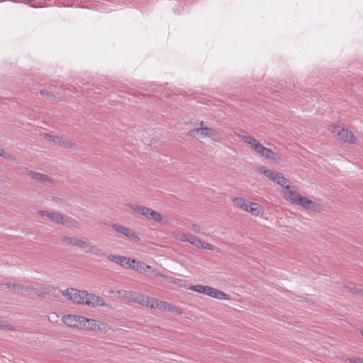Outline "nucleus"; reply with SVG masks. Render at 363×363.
Returning <instances> with one entry per match:
<instances>
[{
	"mask_svg": "<svg viewBox=\"0 0 363 363\" xmlns=\"http://www.w3.org/2000/svg\"><path fill=\"white\" fill-rule=\"evenodd\" d=\"M284 198L286 200L290 201L296 205H299L306 210L315 212H320L322 210L320 204L315 203L294 191H285Z\"/></svg>",
	"mask_w": 363,
	"mask_h": 363,
	"instance_id": "1",
	"label": "nucleus"
},
{
	"mask_svg": "<svg viewBox=\"0 0 363 363\" xmlns=\"http://www.w3.org/2000/svg\"><path fill=\"white\" fill-rule=\"evenodd\" d=\"M238 136L245 143L250 145L257 154L261 156L269 159L274 158L277 156V154L274 152L272 150L262 145L257 139L250 135H238Z\"/></svg>",
	"mask_w": 363,
	"mask_h": 363,
	"instance_id": "2",
	"label": "nucleus"
},
{
	"mask_svg": "<svg viewBox=\"0 0 363 363\" xmlns=\"http://www.w3.org/2000/svg\"><path fill=\"white\" fill-rule=\"evenodd\" d=\"M127 206L131 208L133 211L145 216L148 219H152L155 222H161L162 216L157 211H153L147 207L140 206L135 203H128Z\"/></svg>",
	"mask_w": 363,
	"mask_h": 363,
	"instance_id": "3",
	"label": "nucleus"
},
{
	"mask_svg": "<svg viewBox=\"0 0 363 363\" xmlns=\"http://www.w3.org/2000/svg\"><path fill=\"white\" fill-rule=\"evenodd\" d=\"M329 130L332 133L336 134L339 139L342 140L345 142L350 143H355L356 138L354 136L352 132L345 127L332 125L330 126Z\"/></svg>",
	"mask_w": 363,
	"mask_h": 363,
	"instance_id": "4",
	"label": "nucleus"
},
{
	"mask_svg": "<svg viewBox=\"0 0 363 363\" xmlns=\"http://www.w3.org/2000/svg\"><path fill=\"white\" fill-rule=\"evenodd\" d=\"M62 295L75 303L85 304L88 293L76 289H67L62 291Z\"/></svg>",
	"mask_w": 363,
	"mask_h": 363,
	"instance_id": "5",
	"label": "nucleus"
},
{
	"mask_svg": "<svg viewBox=\"0 0 363 363\" xmlns=\"http://www.w3.org/2000/svg\"><path fill=\"white\" fill-rule=\"evenodd\" d=\"M57 288L45 283H34L33 295L39 297H45L47 296H55Z\"/></svg>",
	"mask_w": 363,
	"mask_h": 363,
	"instance_id": "6",
	"label": "nucleus"
},
{
	"mask_svg": "<svg viewBox=\"0 0 363 363\" xmlns=\"http://www.w3.org/2000/svg\"><path fill=\"white\" fill-rule=\"evenodd\" d=\"M111 228L130 241L139 242L140 240L139 234L128 227L114 223L111 225Z\"/></svg>",
	"mask_w": 363,
	"mask_h": 363,
	"instance_id": "7",
	"label": "nucleus"
},
{
	"mask_svg": "<svg viewBox=\"0 0 363 363\" xmlns=\"http://www.w3.org/2000/svg\"><path fill=\"white\" fill-rule=\"evenodd\" d=\"M84 316L65 315L62 317V322L65 325L71 328H82Z\"/></svg>",
	"mask_w": 363,
	"mask_h": 363,
	"instance_id": "8",
	"label": "nucleus"
},
{
	"mask_svg": "<svg viewBox=\"0 0 363 363\" xmlns=\"http://www.w3.org/2000/svg\"><path fill=\"white\" fill-rule=\"evenodd\" d=\"M118 294L120 296L124 297L130 302L136 303L140 305L144 303V295L134 291H118Z\"/></svg>",
	"mask_w": 363,
	"mask_h": 363,
	"instance_id": "9",
	"label": "nucleus"
},
{
	"mask_svg": "<svg viewBox=\"0 0 363 363\" xmlns=\"http://www.w3.org/2000/svg\"><path fill=\"white\" fill-rule=\"evenodd\" d=\"M126 265L128 266V268L139 272L140 273H145L150 269V266L147 265L145 263L130 258L128 259Z\"/></svg>",
	"mask_w": 363,
	"mask_h": 363,
	"instance_id": "10",
	"label": "nucleus"
},
{
	"mask_svg": "<svg viewBox=\"0 0 363 363\" xmlns=\"http://www.w3.org/2000/svg\"><path fill=\"white\" fill-rule=\"evenodd\" d=\"M62 241L68 245L73 247H77L82 249H86L89 247V243L86 241H84L82 239L77 238H70V237H62Z\"/></svg>",
	"mask_w": 363,
	"mask_h": 363,
	"instance_id": "11",
	"label": "nucleus"
},
{
	"mask_svg": "<svg viewBox=\"0 0 363 363\" xmlns=\"http://www.w3.org/2000/svg\"><path fill=\"white\" fill-rule=\"evenodd\" d=\"M1 284L6 285L9 289H12L13 290H16L21 292H26L29 295H33V285L31 286L18 284H12L11 282H3Z\"/></svg>",
	"mask_w": 363,
	"mask_h": 363,
	"instance_id": "12",
	"label": "nucleus"
},
{
	"mask_svg": "<svg viewBox=\"0 0 363 363\" xmlns=\"http://www.w3.org/2000/svg\"><path fill=\"white\" fill-rule=\"evenodd\" d=\"M86 305H91L93 306H104L105 305L104 300L96 295L88 294L86 297Z\"/></svg>",
	"mask_w": 363,
	"mask_h": 363,
	"instance_id": "13",
	"label": "nucleus"
},
{
	"mask_svg": "<svg viewBox=\"0 0 363 363\" xmlns=\"http://www.w3.org/2000/svg\"><path fill=\"white\" fill-rule=\"evenodd\" d=\"M38 213L43 216H47L50 220L57 223H61L63 215L57 212H50L47 211L40 210Z\"/></svg>",
	"mask_w": 363,
	"mask_h": 363,
	"instance_id": "14",
	"label": "nucleus"
},
{
	"mask_svg": "<svg viewBox=\"0 0 363 363\" xmlns=\"http://www.w3.org/2000/svg\"><path fill=\"white\" fill-rule=\"evenodd\" d=\"M203 122L201 121V125H203ZM187 135L191 137L204 138L207 137L206 127L201 126V128L191 129L188 132Z\"/></svg>",
	"mask_w": 363,
	"mask_h": 363,
	"instance_id": "15",
	"label": "nucleus"
},
{
	"mask_svg": "<svg viewBox=\"0 0 363 363\" xmlns=\"http://www.w3.org/2000/svg\"><path fill=\"white\" fill-rule=\"evenodd\" d=\"M28 174L30 175L33 179L38 180L42 182L43 184L52 183V179L50 178L47 174L33 171H30Z\"/></svg>",
	"mask_w": 363,
	"mask_h": 363,
	"instance_id": "16",
	"label": "nucleus"
},
{
	"mask_svg": "<svg viewBox=\"0 0 363 363\" xmlns=\"http://www.w3.org/2000/svg\"><path fill=\"white\" fill-rule=\"evenodd\" d=\"M208 296L219 300H229L230 296L220 290L210 287Z\"/></svg>",
	"mask_w": 363,
	"mask_h": 363,
	"instance_id": "17",
	"label": "nucleus"
},
{
	"mask_svg": "<svg viewBox=\"0 0 363 363\" xmlns=\"http://www.w3.org/2000/svg\"><path fill=\"white\" fill-rule=\"evenodd\" d=\"M82 328H86V329L94 332H97L99 328V320L84 317Z\"/></svg>",
	"mask_w": 363,
	"mask_h": 363,
	"instance_id": "18",
	"label": "nucleus"
},
{
	"mask_svg": "<svg viewBox=\"0 0 363 363\" xmlns=\"http://www.w3.org/2000/svg\"><path fill=\"white\" fill-rule=\"evenodd\" d=\"M155 309H158L162 311H173L174 313H181L180 311H177V308L174 307L170 303H167L164 301H159L155 306Z\"/></svg>",
	"mask_w": 363,
	"mask_h": 363,
	"instance_id": "19",
	"label": "nucleus"
},
{
	"mask_svg": "<svg viewBox=\"0 0 363 363\" xmlns=\"http://www.w3.org/2000/svg\"><path fill=\"white\" fill-rule=\"evenodd\" d=\"M52 143L65 148H72L74 145L71 140L65 139L60 135H55Z\"/></svg>",
	"mask_w": 363,
	"mask_h": 363,
	"instance_id": "20",
	"label": "nucleus"
},
{
	"mask_svg": "<svg viewBox=\"0 0 363 363\" xmlns=\"http://www.w3.org/2000/svg\"><path fill=\"white\" fill-rule=\"evenodd\" d=\"M274 182L280 185L281 187L284 188L287 191H290V182L289 179L285 178L282 174L278 172L275 177Z\"/></svg>",
	"mask_w": 363,
	"mask_h": 363,
	"instance_id": "21",
	"label": "nucleus"
},
{
	"mask_svg": "<svg viewBox=\"0 0 363 363\" xmlns=\"http://www.w3.org/2000/svg\"><path fill=\"white\" fill-rule=\"evenodd\" d=\"M258 172L260 174H264L266 177H267L269 179L274 182L275 177L278 172L272 171L268 168H267L264 166H261L258 168Z\"/></svg>",
	"mask_w": 363,
	"mask_h": 363,
	"instance_id": "22",
	"label": "nucleus"
},
{
	"mask_svg": "<svg viewBox=\"0 0 363 363\" xmlns=\"http://www.w3.org/2000/svg\"><path fill=\"white\" fill-rule=\"evenodd\" d=\"M107 258L116 264H120L121 266L123 267L126 265V262H128V259L129 257L121 256V255H109L107 256Z\"/></svg>",
	"mask_w": 363,
	"mask_h": 363,
	"instance_id": "23",
	"label": "nucleus"
},
{
	"mask_svg": "<svg viewBox=\"0 0 363 363\" xmlns=\"http://www.w3.org/2000/svg\"><path fill=\"white\" fill-rule=\"evenodd\" d=\"M210 287L211 286H203L201 284H196V285L190 286L189 289L191 291H196L199 294L208 295V291L210 290Z\"/></svg>",
	"mask_w": 363,
	"mask_h": 363,
	"instance_id": "24",
	"label": "nucleus"
},
{
	"mask_svg": "<svg viewBox=\"0 0 363 363\" xmlns=\"http://www.w3.org/2000/svg\"><path fill=\"white\" fill-rule=\"evenodd\" d=\"M245 211L251 213L254 216H259L262 213V208L257 203L250 202L249 207Z\"/></svg>",
	"mask_w": 363,
	"mask_h": 363,
	"instance_id": "25",
	"label": "nucleus"
},
{
	"mask_svg": "<svg viewBox=\"0 0 363 363\" xmlns=\"http://www.w3.org/2000/svg\"><path fill=\"white\" fill-rule=\"evenodd\" d=\"M143 302V303H141V306L155 309V306H157L158 300L155 298L149 297L144 295Z\"/></svg>",
	"mask_w": 363,
	"mask_h": 363,
	"instance_id": "26",
	"label": "nucleus"
},
{
	"mask_svg": "<svg viewBox=\"0 0 363 363\" xmlns=\"http://www.w3.org/2000/svg\"><path fill=\"white\" fill-rule=\"evenodd\" d=\"M60 224L73 228H77L78 226V222L75 219L67 216H62V220Z\"/></svg>",
	"mask_w": 363,
	"mask_h": 363,
	"instance_id": "27",
	"label": "nucleus"
},
{
	"mask_svg": "<svg viewBox=\"0 0 363 363\" xmlns=\"http://www.w3.org/2000/svg\"><path fill=\"white\" fill-rule=\"evenodd\" d=\"M233 202L236 206L240 207L244 211L247 210V208L249 207L250 202L242 198H234L233 199Z\"/></svg>",
	"mask_w": 363,
	"mask_h": 363,
	"instance_id": "28",
	"label": "nucleus"
},
{
	"mask_svg": "<svg viewBox=\"0 0 363 363\" xmlns=\"http://www.w3.org/2000/svg\"><path fill=\"white\" fill-rule=\"evenodd\" d=\"M207 136L212 137L214 139L220 138V134L213 128L206 127Z\"/></svg>",
	"mask_w": 363,
	"mask_h": 363,
	"instance_id": "29",
	"label": "nucleus"
},
{
	"mask_svg": "<svg viewBox=\"0 0 363 363\" xmlns=\"http://www.w3.org/2000/svg\"><path fill=\"white\" fill-rule=\"evenodd\" d=\"M189 235L184 233H177L175 235V238L181 242H189Z\"/></svg>",
	"mask_w": 363,
	"mask_h": 363,
	"instance_id": "30",
	"label": "nucleus"
},
{
	"mask_svg": "<svg viewBox=\"0 0 363 363\" xmlns=\"http://www.w3.org/2000/svg\"><path fill=\"white\" fill-rule=\"evenodd\" d=\"M189 239V242L196 247L200 243V239L193 235H190Z\"/></svg>",
	"mask_w": 363,
	"mask_h": 363,
	"instance_id": "31",
	"label": "nucleus"
},
{
	"mask_svg": "<svg viewBox=\"0 0 363 363\" xmlns=\"http://www.w3.org/2000/svg\"><path fill=\"white\" fill-rule=\"evenodd\" d=\"M0 328L6 330H13V326L10 323L0 320Z\"/></svg>",
	"mask_w": 363,
	"mask_h": 363,
	"instance_id": "32",
	"label": "nucleus"
},
{
	"mask_svg": "<svg viewBox=\"0 0 363 363\" xmlns=\"http://www.w3.org/2000/svg\"><path fill=\"white\" fill-rule=\"evenodd\" d=\"M99 328H100L98 329V331L106 332L111 330L110 326L107 323L102 321H99Z\"/></svg>",
	"mask_w": 363,
	"mask_h": 363,
	"instance_id": "33",
	"label": "nucleus"
},
{
	"mask_svg": "<svg viewBox=\"0 0 363 363\" xmlns=\"http://www.w3.org/2000/svg\"><path fill=\"white\" fill-rule=\"evenodd\" d=\"M198 248H200V249H205V250H213V246L208 243H206L203 241H201L200 240V243L199 244Z\"/></svg>",
	"mask_w": 363,
	"mask_h": 363,
	"instance_id": "34",
	"label": "nucleus"
},
{
	"mask_svg": "<svg viewBox=\"0 0 363 363\" xmlns=\"http://www.w3.org/2000/svg\"><path fill=\"white\" fill-rule=\"evenodd\" d=\"M89 252H92L99 257L105 256V254L104 252H101L99 249H96L94 247L91 246L90 245H89Z\"/></svg>",
	"mask_w": 363,
	"mask_h": 363,
	"instance_id": "35",
	"label": "nucleus"
},
{
	"mask_svg": "<svg viewBox=\"0 0 363 363\" xmlns=\"http://www.w3.org/2000/svg\"><path fill=\"white\" fill-rule=\"evenodd\" d=\"M40 94L43 96H45V97H48V98H52V99H54L55 98V96L54 94H52L51 93V91H48V90H46V89H43V90H40Z\"/></svg>",
	"mask_w": 363,
	"mask_h": 363,
	"instance_id": "36",
	"label": "nucleus"
},
{
	"mask_svg": "<svg viewBox=\"0 0 363 363\" xmlns=\"http://www.w3.org/2000/svg\"><path fill=\"white\" fill-rule=\"evenodd\" d=\"M349 290L351 291V293L354 294H359L361 296L363 297V290H361L357 288H349Z\"/></svg>",
	"mask_w": 363,
	"mask_h": 363,
	"instance_id": "37",
	"label": "nucleus"
},
{
	"mask_svg": "<svg viewBox=\"0 0 363 363\" xmlns=\"http://www.w3.org/2000/svg\"><path fill=\"white\" fill-rule=\"evenodd\" d=\"M349 363H363V359L353 357L349 359Z\"/></svg>",
	"mask_w": 363,
	"mask_h": 363,
	"instance_id": "38",
	"label": "nucleus"
},
{
	"mask_svg": "<svg viewBox=\"0 0 363 363\" xmlns=\"http://www.w3.org/2000/svg\"><path fill=\"white\" fill-rule=\"evenodd\" d=\"M55 136V135H51V134H49V133H45L44 134V138L48 140H49V141H51V142H53Z\"/></svg>",
	"mask_w": 363,
	"mask_h": 363,
	"instance_id": "39",
	"label": "nucleus"
},
{
	"mask_svg": "<svg viewBox=\"0 0 363 363\" xmlns=\"http://www.w3.org/2000/svg\"><path fill=\"white\" fill-rule=\"evenodd\" d=\"M271 159L273 160L274 161L279 162L280 158H279V155H277V156H274V158H271Z\"/></svg>",
	"mask_w": 363,
	"mask_h": 363,
	"instance_id": "40",
	"label": "nucleus"
},
{
	"mask_svg": "<svg viewBox=\"0 0 363 363\" xmlns=\"http://www.w3.org/2000/svg\"><path fill=\"white\" fill-rule=\"evenodd\" d=\"M35 1V0H21V1L23 2V3H29V2H33Z\"/></svg>",
	"mask_w": 363,
	"mask_h": 363,
	"instance_id": "41",
	"label": "nucleus"
},
{
	"mask_svg": "<svg viewBox=\"0 0 363 363\" xmlns=\"http://www.w3.org/2000/svg\"><path fill=\"white\" fill-rule=\"evenodd\" d=\"M5 153V151L4 149L0 148V156H4V154Z\"/></svg>",
	"mask_w": 363,
	"mask_h": 363,
	"instance_id": "42",
	"label": "nucleus"
},
{
	"mask_svg": "<svg viewBox=\"0 0 363 363\" xmlns=\"http://www.w3.org/2000/svg\"><path fill=\"white\" fill-rule=\"evenodd\" d=\"M362 333V338H363V330L362 331V333Z\"/></svg>",
	"mask_w": 363,
	"mask_h": 363,
	"instance_id": "43",
	"label": "nucleus"
}]
</instances>
